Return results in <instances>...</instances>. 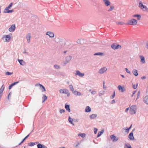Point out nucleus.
Wrapping results in <instances>:
<instances>
[{"instance_id":"nucleus-59","label":"nucleus","mask_w":148,"mask_h":148,"mask_svg":"<svg viewBox=\"0 0 148 148\" xmlns=\"http://www.w3.org/2000/svg\"><path fill=\"white\" fill-rule=\"evenodd\" d=\"M30 135V133L27 136H26L25 137V138H24V139H27V138H28V137H29V135Z\"/></svg>"},{"instance_id":"nucleus-36","label":"nucleus","mask_w":148,"mask_h":148,"mask_svg":"<svg viewBox=\"0 0 148 148\" xmlns=\"http://www.w3.org/2000/svg\"><path fill=\"white\" fill-rule=\"evenodd\" d=\"M85 135L84 133H81L79 134L78 136H80L82 138H84L85 137Z\"/></svg>"},{"instance_id":"nucleus-4","label":"nucleus","mask_w":148,"mask_h":148,"mask_svg":"<svg viewBox=\"0 0 148 148\" xmlns=\"http://www.w3.org/2000/svg\"><path fill=\"white\" fill-rule=\"evenodd\" d=\"M135 130V129H133L132 132L130 133V140L136 141V139L134 138V136H133V132Z\"/></svg>"},{"instance_id":"nucleus-19","label":"nucleus","mask_w":148,"mask_h":148,"mask_svg":"<svg viewBox=\"0 0 148 148\" xmlns=\"http://www.w3.org/2000/svg\"><path fill=\"white\" fill-rule=\"evenodd\" d=\"M117 88H118V89H119V90L121 91L122 92H123L125 91V89L123 87L120 85H119V86H118V87H117Z\"/></svg>"},{"instance_id":"nucleus-55","label":"nucleus","mask_w":148,"mask_h":148,"mask_svg":"<svg viewBox=\"0 0 148 148\" xmlns=\"http://www.w3.org/2000/svg\"><path fill=\"white\" fill-rule=\"evenodd\" d=\"M125 71L127 73H130V71L128 70L127 69L125 68Z\"/></svg>"},{"instance_id":"nucleus-47","label":"nucleus","mask_w":148,"mask_h":148,"mask_svg":"<svg viewBox=\"0 0 148 148\" xmlns=\"http://www.w3.org/2000/svg\"><path fill=\"white\" fill-rule=\"evenodd\" d=\"M137 86H138V84H133V88L135 89L137 88Z\"/></svg>"},{"instance_id":"nucleus-10","label":"nucleus","mask_w":148,"mask_h":148,"mask_svg":"<svg viewBox=\"0 0 148 148\" xmlns=\"http://www.w3.org/2000/svg\"><path fill=\"white\" fill-rule=\"evenodd\" d=\"M59 92H60V93L62 94L67 93H69V90L66 88H64L60 89Z\"/></svg>"},{"instance_id":"nucleus-20","label":"nucleus","mask_w":148,"mask_h":148,"mask_svg":"<svg viewBox=\"0 0 148 148\" xmlns=\"http://www.w3.org/2000/svg\"><path fill=\"white\" fill-rule=\"evenodd\" d=\"M72 58V57L71 56H69L66 57L65 58V60L66 61L69 62Z\"/></svg>"},{"instance_id":"nucleus-50","label":"nucleus","mask_w":148,"mask_h":148,"mask_svg":"<svg viewBox=\"0 0 148 148\" xmlns=\"http://www.w3.org/2000/svg\"><path fill=\"white\" fill-rule=\"evenodd\" d=\"M65 112V111L64 110H63V109H60V113L61 114H62L64 113Z\"/></svg>"},{"instance_id":"nucleus-21","label":"nucleus","mask_w":148,"mask_h":148,"mask_svg":"<svg viewBox=\"0 0 148 148\" xmlns=\"http://www.w3.org/2000/svg\"><path fill=\"white\" fill-rule=\"evenodd\" d=\"M132 17H137V20H139L141 18V16L140 14H134V15L132 16Z\"/></svg>"},{"instance_id":"nucleus-13","label":"nucleus","mask_w":148,"mask_h":148,"mask_svg":"<svg viewBox=\"0 0 148 148\" xmlns=\"http://www.w3.org/2000/svg\"><path fill=\"white\" fill-rule=\"evenodd\" d=\"M139 58L140 59V62L141 63L144 64L145 62V60L144 59V57L143 56L140 55L139 56Z\"/></svg>"},{"instance_id":"nucleus-52","label":"nucleus","mask_w":148,"mask_h":148,"mask_svg":"<svg viewBox=\"0 0 148 148\" xmlns=\"http://www.w3.org/2000/svg\"><path fill=\"white\" fill-rule=\"evenodd\" d=\"M124 148H130V146L129 145L125 144L124 146Z\"/></svg>"},{"instance_id":"nucleus-39","label":"nucleus","mask_w":148,"mask_h":148,"mask_svg":"<svg viewBox=\"0 0 148 148\" xmlns=\"http://www.w3.org/2000/svg\"><path fill=\"white\" fill-rule=\"evenodd\" d=\"M35 143H33V142H30L28 143V146H32L35 145Z\"/></svg>"},{"instance_id":"nucleus-44","label":"nucleus","mask_w":148,"mask_h":148,"mask_svg":"<svg viewBox=\"0 0 148 148\" xmlns=\"http://www.w3.org/2000/svg\"><path fill=\"white\" fill-rule=\"evenodd\" d=\"M116 24L117 25H122L123 24V22H116Z\"/></svg>"},{"instance_id":"nucleus-54","label":"nucleus","mask_w":148,"mask_h":148,"mask_svg":"<svg viewBox=\"0 0 148 148\" xmlns=\"http://www.w3.org/2000/svg\"><path fill=\"white\" fill-rule=\"evenodd\" d=\"M115 103V100H112V101H111V102H110V104H113Z\"/></svg>"},{"instance_id":"nucleus-15","label":"nucleus","mask_w":148,"mask_h":148,"mask_svg":"<svg viewBox=\"0 0 148 148\" xmlns=\"http://www.w3.org/2000/svg\"><path fill=\"white\" fill-rule=\"evenodd\" d=\"M18 83H19V81L15 82L13 83H12L11 84H10V86H8V89H11L12 87H13L16 84H17Z\"/></svg>"},{"instance_id":"nucleus-26","label":"nucleus","mask_w":148,"mask_h":148,"mask_svg":"<svg viewBox=\"0 0 148 148\" xmlns=\"http://www.w3.org/2000/svg\"><path fill=\"white\" fill-rule=\"evenodd\" d=\"M18 62L21 65H23L25 64V62L22 60H18Z\"/></svg>"},{"instance_id":"nucleus-48","label":"nucleus","mask_w":148,"mask_h":148,"mask_svg":"<svg viewBox=\"0 0 148 148\" xmlns=\"http://www.w3.org/2000/svg\"><path fill=\"white\" fill-rule=\"evenodd\" d=\"M140 95V91H138V92L137 93V98H136V101L139 98V95Z\"/></svg>"},{"instance_id":"nucleus-60","label":"nucleus","mask_w":148,"mask_h":148,"mask_svg":"<svg viewBox=\"0 0 148 148\" xmlns=\"http://www.w3.org/2000/svg\"><path fill=\"white\" fill-rule=\"evenodd\" d=\"M77 43L78 44H80V39H79L77 40Z\"/></svg>"},{"instance_id":"nucleus-27","label":"nucleus","mask_w":148,"mask_h":148,"mask_svg":"<svg viewBox=\"0 0 148 148\" xmlns=\"http://www.w3.org/2000/svg\"><path fill=\"white\" fill-rule=\"evenodd\" d=\"M90 111H91V109L90 107L87 106V107H86V108H85V112H90Z\"/></svg>"},{"instance_id":"nucleus-63","label":"nucleus","mask_w":148,"mask_h":148,"mask_svg":"<svg viewBox=\"0 0 148 148\" xmlns=\"http://www.w3.org/2000/svg\"><path fill=\"white\" fill-rule=\"evenodd\" d=\"M23 53H24V54H25V53L27 54V52L25 51H24L23 52Z\"/></svg>"},{"instance_id":"nucleus-46","label":"nucleus","mask_w":148,"mask_h":148,"mask_svg":"<svg viewBox=\"0 0 148 148\" xmlns=\"http://www.w3.org/2000/svg\"><path fill=\"white\" fill-rule=\"evenodd\" d=\"M97 129L96 128H94V134H97Z\"/></svg>"},{"instance_id":"nucleus-64","label":"nucleus","mask_w":148,"mask_h":148,"mask_svg":"<svg viewBox=\"0 0 148 148\" xmlns=\"http://www.w3.org/2000/svg\"><path fill=\"white\" fill-rule=\"evenodd\" d=\"M146 46H147V48L148 49V43L146 44Z\"/></svg>"},{"instance_id":"nucleus-43","label":"nucleus","mask_w":148,"mask_h":148,"mask_svg":"<svg viewBox=\"0 0 148 148\" xmlns=\"http://www.w3.org/2000/svg\"><path fill=\"white\" fill-rule=\"evenodd\" d=\"M54 66V68H55V69H58L60 68V66L58 65L55 64Z\"/></svg>"},{"instance_id":"nucleus-11","label":"nucleus","mask_w":148,"mask_h":148,"mask_svg":"<svg viewBox=\"0 0 148 148\" xmlns=\"http://www.w3.org/2000/svg\"><path fill=\"white\" fill-rule=\"evenodd\" d=\"M15 29V24H12L11 25L10 27L8 29V31L10 32H13Z\"/></svg>"},{"instance_id":"nucleus-56","label":"nucleus","mask_w":148,"mask_h":148,"mask_svg":"<svg viewBox=\"0 0 148 148\" xmlns=\"http://www.w3.org/2000/svg\"><path fill=\"white\" fill-rule=\"evenodd\" d=\"M9 8H5V10H4V11H10V10H8Z\"/></svg>"},{"instance_id":"nucleus-45","label":"nucleus","mask_w":148,"mask_h":148,"mask_svg":"<svg viewBox=\"0 0 148 148\" xmlns=\"http://www.w3.org/2000/svg\"><path fill=\"white\" fill-rule=\"evenodd\" d=\"M12 5H13V3H10V5H8V6L7 7L5 8L10 9V8H11V7Z\"/></svg>"},{"instance_id":"nucleus-40","label":"nucleus","mask_w":148,"mask_h":148,"mask_svg":"<svg viewBox=\"0 0 148 148\" xmlns=\"http://www.w3.org/2000/svg\"><path fill=\"white\" fill-rule=\"evenodd\" d=\"M13 74V73H10L9 71H7L5 72V75H10L11 74Z\"/></svg>"},{"instance_id":"nucleus-37","label":"nucleus","mask_w":148,"mask_h":148,"mask_svg":"<svg viewBox=\"0 0 148 148\" xmlns=\"http://www.w3.org/2000/svg\"><path fill=\"white\" fill-rule=\"evenodd\" d=\"M104 91L103 90H102L100 91L99 93V96H101V95H103L104 94Z\"/></svg>"},{"instance_id":"nucleus-49","label":"nucleus","mask_w":148,"mask_h":148,"mask_svg":"<svg viewBox=\"0 0 148 148\" xmlns=\"http://www.w3.org/2000/svg\"><path fill=\"white\" fill-rule=\"evenodd\" d=\"M115 97V91H114V93L112 94V96H110V98L112 99H113L114 98V97Z\"/></svg>"},{"instance_id":"nucleus-3","label":"nucleus","mask_w":148,"mask_h":148,"mask_svg":"<svg viewBox=\"0 0 148 148\" xmlns=\"http://www.w3.org/2000/svg\"><path fill=\"white\" fill-rule=\"evenodd\" d=\"M111 48L114 50L117 49H121V46L116 43H114L111 45Z\"/></svg>"},{"instance_id":"nucleus-6","label":"nucleus","mask_w":148,"mask_h":148,"mask_svg":"<svg viewBox=\"0 0 148 148\" xmlns=\"http://www.w3.org/2000/svg\"><path fill=\"white\" fill-rule=\"evenodd\" d=\"M107 70V69L106 67H103L101 68L99 70V73L100 74H102Z\"/></svg>"},{"instance_id":"nucleus-32","label":"nucleus","mask_w":148,"mask_h":148,"mask_svg":"<svg viewBox=\"0 0 148 148\" xmlns=\"http://www.w3.org/2000/svg\"><path fill=\"white\" fill-rule=\"evenodd\" d=\"M68 120L69 122H70V123L72 125H74V124L73 123V122H72L73 119L72 118H71L70 116L69 117Z\"/></svg>"},{"instance_id":"nucleus-34","label":"nucleus","mask_w":148,"mask_h":148,"mask_svg":"<svg viewBox=\"0 0 148 148\" xmlns=\"http://www.w3.org/2000/svg\"><path fill=\"white\" fill-rule=\"evenodd\" d=\"M130 127L128 128L127 129H124V131H125V133H124V134H127L129 131Z\"/></svg>"},{"instance_id":"nucleus-62","label":"nucleus","mask_w":148,"mask_h":148,"mask_svg":"<svg viewBox=\"0 0 148 148\" xmlns=\"http://www.w3.org/2000/svg\"><path fill=\"white\" fill-rule=\"evenodd\" d=\"M64 94H67V97H69V96L70 95V94H69V92L67 93H64Z\"/></svg>"},{"instance_id":"nucleus-33","label":"nucleus","mask_w":148,"mask_h":148,"mask_svg":"<svg viewBox=\"0 0 148 148\" xmlns=\"http://www.w3.org/2000/svg\"><path fill=\"white\" fill-rule=\"evenodd\" d=\"M102 55H103V53L101 52H98L97 53H95L94 54V56H102Z\"/></svg>"},{"instance_id":"nucleus-25","label":"nucleus","mask_w":148,"mask_h":148,"mask_svg":"<svg viewBox=\"0 0 148 148\" xmlns=\"http://www.w3.org/2000/svg\"><path fill=\"white\" fill-rule=\"evenodd\" d=\"M132 73L135 76L137 77L138 75V71L136 69H134L132 71Z\"/></svg>"},{"instance_id":"nucleus-31","label":"nucleus","mask_w":148,"mask_h":148,"mask_svg":"<svg viewBox=\"0 0 148 148\" xmlns=\"http://www.w3.org/2000/svg\"><path fill=\"white\" fill-rule=\"evenodd\" d=\"M42 103L44 102L47 99V97L46 96L45 94L43 95V97H42Z\"/></svg>"},{"instance_id":"nucleus-51","label":"nucleus","mask_w":148,"mask_h":148,"mask_svg":"<svg viewBox=\"0 0 148 148\" xmlns=\"http://www.w3.org/2000/svg\"><path fill=\"white\" fill-rule=\"evenodd\" d=\"M69 62H68L67 61H64L63 62V66H65L67 64V63H69Z\"/></svg>"},{"instance_id":"nucleus-2","label":"nucleus","mask_w":148,"mask_h":148,"mask_svg":"<svg viewBox=\"0 0 148 148\" xmlns=\"http://www.w3.org/2000/svg\"><path fill=\"white\" fill-rule=\"evenodd\" d=\"M136 105H132L130 108V114H135L136 113Z\"/></svg>"},{"instance_id":"nucleus-12","label":"nucleus","mask_w":148,"mask_h":148,"mask_svg":"<svg viewBox=\"0 0 148 148\" xmlns=\"http://www.w3.org/2000/svg\"><path fill=\"white\" fill-rule=\"evenodd\" d=\"M36 86H40V88H41V90H42V92H45L46 91L45 88L44 86H43L42 84L38 83L36 84Z\"/></svg>"},{"instance_id":"nucleus-9","label":"nucleus","mask_w":148,"mask_h":148,"mask_svg":"<svg viewBox=\"0 0 148 148\" xmlns=\"http://www.w3.org/2000/svg\"><path fill=\"white\" fill-rule=\"evenodd\" d=\"M75 75H78L79 77H82L84 76V73H82L80 72L79 71H76V73H75Z\"/></svg>"},{"instance_id":"nucleus-8","label":"nucleus","mask_w":148,"mask_h":148,"mask_svg":"<svg viewBox=\"0 0 148 148\" xmlns=\"http://www.w3.org/2000/svg\"><path fill=\"white\" fill-rule=\"evenodd\" d=\"M5 38V42H9L10 41V35H5V36H4L2 38V39H3V38Z\"/></svg>"},{"instance_id":"nucleus-17","label":"nucleus","mask_w":148,"mask_h":148,"mask_svg":"<svg viewBox=\"0 0 148 148\" xmlns=\"http://www.w3.org/2000/svg\"><path fill=\"white\" fill-rule=\"evenodd\" d=\"M72 93H73V94L75 95H77V96H81V93L80 92L77 91H72Z\"/></svg>"},{"instance_id":"nucleus-5","label":"nucleus","mask_w":148,"mask_h":148,"mask_svg":"<svg viewBox=\"0 0 148 148\" xmlns=\"http://www.w3.org/2000/svg\"><path fill=\"white\" fill-rule=\"evenodd\" d=\"M138 21L135 19L132 18L130 20V25H135L137 24Z\"/></svg>"},{"instance_id":"nucleus-16","label":"nucleus","mask_w":148,"mask_h":148,"mask_svg":"<svg viewBox=\"0 0 148 148\" xmlns=\"http://www.w3.org/2000/svg\"><path fill=\"white\" fill-rule=\"evenodd\" d=\"M103 1L104 4L105 5L108 6L110 4V3L108 0H102Z\"/></svg>"},{"instance_id":"nucleus-24","label":"nucleus","mask_w":148,"mask_h":148,"mask_svg":"<svg viewBox=\"0 0 148 148\" xmlns=\"http://www.w3.org/2000/svg\"><path fill=\"white\" fill-rule=\"evenodd\" d=\"M65 108L67 111H68L69 112H70V108H69V105H67L66 103L65 104Z\"/></svg>"},{"instance_id":"nucleus-61","label":"nucleus","mask_w":148,"mask_h":148,"mask_svg":"<svg viewBox=\"0 0 148 148\" xmlns=\"http://www.w3.org/2000/svg\"><path fill=\"white\" fill-rule=\"evenodd\" d=\"M146 78V77L145 76H142L141 77V79H145Z\"/></svg>"},{"instance_id":"nucleus-28","label":"nucleus","mask_w":148,"mask_h":148,"mask_svg":"<svg viewBox=\"0 0 148 148\" xmlns=\"http://www.w3.org/2000/svg\"><path fill=\"white\" fill-rule=\"evenodd\" d=\"M30 34L28 33V34H27L26 35V39L27 40V42L29 43V40H30Z\"/></svg>"},{"instance_id":"nucleus-1","label":"nucleus","mask_w":148,"mask_h":148,"mask_svg":"<svg viewBox=\"0 0 148 148\" xmlns=\"http://www.w3.org/2000/svg\"><path fill=\"white\" fill-rule=\"evenodd\" d=\"M139 7L144 11H148V9L147 7L143 5L141 1H140V2L139 3Z\"/></svg>"},{"instance_id":"nucleus-41","label":"nucleus","mask_w":148,"mask_h":148,"mask_svg":"<svg viewBox=\"0 0 148 148\" xmlns=\"http://www.w3.org/2000/svg\"><path fill=\"white\" fill-rule=\"evenodd\" d=\"M114 9V6L113 5H111L110 6V8L108 10V11L110 12Z\"/></svg>"},{"instance_id":"nucleus-7","label":"nucleus","mask_w":148,"mask_h":148,"mask_svg":"<svg viewBox=\"0 0 148 148\" xmlns=\"http://www.w3.org/2000/svg\"><path fill=\"white\" fill-rule=\"evenodd\" d=\"M110 138L113 142L116 141L118 140V138L116 137L114 135H111L110 136Z\"/></svg>"},{"instance_id":"nucleus-38","label":"nucleus","mask_w":148,"mask_h":148,"mask_svg":"<svg viewBox=\"0 0 148 148\" xmlns=\"http://www.w3.org/2000/svg\"><path fill=\"white\" fill-rule=\"evenodd\" d=\"M14 11L13 10H8V11H3V12L5 13H12Z\"/></svg>"},{"instance_id":"nucleus-35","label":"nucleus","mask_w":148,"mask_h":148,"mask_svg":"<svg viewBox=\"0 0 148 148\" xmlns=\"http://www.w3.org/2000/svg\"><path fill=\"white\" fill-rule=\"evenodd\" d=\"M69 88H70V90L72 91H75V90H74V88H73V86H72V85H69Z\"/></svg>"},{"instance_id":"nucleus-57","label":"nucleus","mask_w":148,"mask_h":148,"mask_svg":"<svg viewBox=\"0 0 148 148\" xmlns=\"http://www.w3.org/2000/svg\"><path fill=\"white\" fill-rule=\"evenodd\" d=\"M129 110V107L126 109L125 111V112H127V111Z\"/></svg>"},{"instance_id":"nucleus-22","label":"nucleus","mask_w":148,"mask_h":148,"mask_svg":"<svg viewBox=\"0 0 148 148\" xmlns=\"http://www.w3.org/2000/svg\"><path fill=\"white\" fill-rule=\"evenodd\" d=\"M144 101L146 104L148 105V95L145 97L144 99Z\"/></svg>"},{"instance_id":"nucleus-58","label":"nucleus","mask_w":148,"mask_h":148,"mask_svg":"<svg viewBox=\"0 0 148 148\" xmlns=\"http://www.w3.org/2000/svg\"><path fill=\"white\" fill-rule=\"evenodd\" d=\"M79 144V143H77V144L75 145V148H77V147H78V146Z\"/></svg>"},{"instance_id":"nucleus-30","label":"nucleus","mask_w":148,"mask_h":148,"mask_svg":"<svg viewBox=\"0 0 148 148\" xmlns=\"http://www.w3.org/2000/svg\"><path fill=\"white\" fill-rule=\"evenodd\" d=\"M4 89V85H3L0 88V94H2V93L3 92Z\"/></svg>"},{"instance_id":"nucleus-14","label":"nucleus","mask_w":148,"mask_h":148,"mask_svg":"<svg viewBox=\"0 0 148 148\" xmlns=\"http://www.w3.org/2000/svg\"><path fill=\"white\" fill-rule=\"evenodd\" d=\"M46 35H48L50 38H53L54 37V34L53 33L50 31L47 32Z\"/></svg>"},{"instance_id":"nucleus-42","label":"nucleus","mask_w":148,"mask_h":148,"mask_svg":"<svg viewBox=\"0 0 148 148\" xmlns=\"http://www.w3.org/2000/svg\"><path fill=\"white\" fill-rule=\"evenodd\" d=\"M54 41H55V42L58 43L60 42V39L58 38H56L54 39Z\"/></svg>"},{"instance_id":"nucleus-29","label":"nucleus","mask_w":148,"mask_h":148,"mask_svg":"<svg viewBox=\"0 0 148 148\" xmlns=\"http://www.w3.org/2000/svg\"><path fill=\"white\" fill-rule=\"evenodd\" d=\"M45 147V146L42 144L39 143L37 145V147H38V148H42Z\"/></svg>"},{"instance_id":"nucleus-18","label":"nucleus","mask_w":148,"mask_h":148,"mask_svg":"<svg viewBox=\"0 0 148 148\" xmlns=\"http://www.w3.org/2000/svg\"><path fill=\"white\" fill-rule=\"evenodd\" d=\"M97 117V114H92L89 116V118L91 119H95Z\"/></svg>"},{"instance_id":"nucleus-53","label":"nucleus","mask_w":148,"mask_h":148,"mask_svg":"<svg viewBox=\"0 0 148 148\" xmlns=\"http://www.w3.org/2000/svg\"><path fill=\"white\" fill-rule=\"evenodd\" d=\"M91 94L92 95H95L96 94V91H95L93 90L92 91H91Z\"/></svg>"},{"instance_id":"nucleus-23","label":"nucleus","mask_w":148,"mask_h":148,"mask_svg":"<svg viewBox=\"0 0 148 148\" xmlns=\"http://www.w3.org/2000/svg\"><path fill=\"white\" fill-rule=\"evenodd\" d=\"M104 132V130L103 129H102V130L100 132H98V134H97V138H98Z\"/></svg>"}]
</instances>
